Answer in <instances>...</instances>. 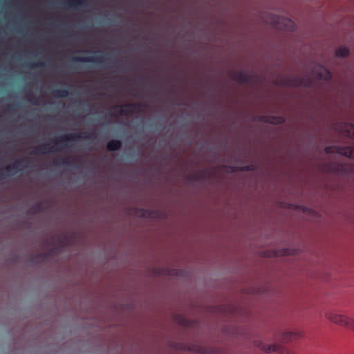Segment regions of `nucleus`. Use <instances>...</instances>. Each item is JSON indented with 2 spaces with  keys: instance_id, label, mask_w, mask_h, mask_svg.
I'll use <instances>...</instances> for the list:
<instances>
[{
  "instance_id": "f257e3e1",
  "label": "nucleus",
  "mask_w": 354,
  "mask_h": 354,
  "mask_svg": "<svg viewBox=\"0 0 354 354\" xmlns=\"http://www.w3.org/2000/svg\"><path fill=\"white\" fill-rule=\"evenodd\" d=\"M91 133L87 132L70 133L59 136L57 138L52 139L51 142L55 145H51L49 143H44L36 146L31 151L32 154H46L51 151H59L62 148L66 145L65 142L75 141L78 139H90Z\"/></svg>"
},
{
  "instance_id": "f03ea898",
  "label": "nucleus",
  "mask_w": 354,
  "mask_h": 354,
  "mask_svg": "<svg viewBox=\"0 0 354 354\" xmlns=\"http://www.w3.org/2000/svg\"><path fill=\"white\" fill-rule=\"evenodd\" d=\"M263 21L274 26L275 28L286 31H293L296 27L295 22L290 19L268 14L263 17Z\"/></svg>"
},
{
  "instance_id": "7ed1b4c3",
  "label": "nucleus",
  "mask_w": 354,
  "mask_h": 354,
  "mask_svg": "<svg viewBox=\"0 0 354 354\" xmlns=\"http://www.w3.org/2000/svg\"><path fill=\"white\" fill-rule=\"evenodd\" d=\"M144 105L141 103H130L122 105H115L111 108L110 115L118 117V115L128 116L133 113H140L142 111Z\"/></svg>"
},
{
  "instance_id": "20e7f679",
  "label": "nucleus",
  "mask_w": 354,
  "mask_h": 354,
  "mask_svg": "<svg viewBox=\"0 0 354 354\" xmlns=\"http://www.w3.org/2000/svg\"><path fill=\"white\" fill-rule=\"evenodd\" d=\"M326 317L332 323L354 331V319L335 310L326 313Z\"/></svg>"
},
{
  "instance_id": "39448f33",
  "label": "nucleus",
  "mask_w": 354,
  "mask_h": 354,
  "mask_svg": "<svg viewBox=\"0 0 354 354\" xmlns=\"http://www.w3.org/2000/svg\"><path fill=\"white\" fill-rule=\"evenodd\" d=\"M324 151L326 153H337L354 159V147L328 146Z\"/></svg>"
},
{
  "instance_id": "423d86ee",
  "label": "nucleus",
  "mask_w": 354,
  "mask_h": 354,
  "mask_svg": "<svg viewBox=\"0 0 354 354\" xmlns=\"http://www.w3.org/2000/svg\"><path fill=\"white\" fill-rule=\"evenodd\" d=\"M333 129L346 137L354 138V125L351 123L337 122L333 124Z\"/></svg>"
},
{
  "instance_id": "0eeeda50",
  "label": "nucleus",
  "mask_w": 354,
  "mask_h": 354,
  "mask_svg": "<svg viewBox=\"0 0 354 354\" xmlns=\"http://www.w3.org/2000/svg\"><path fill=\"white\" fill-rule=\"evenodd\" d=\"M313 76L317 80H329L332 77L330 72L324 66L317 64L312 71Z\"/></svg>"
},
{
  "instance_id": "6e6552de",
  "label": "nucleus",
  "mask_w": 354,
  "mask_h": 354,
  "mask_svg": "<svg viewBox=\"0 0 354 354\" xmlns=\"http://www.w3.org/2000/svg\"><path fill=\"white\" fill-rule=\"evenodd\" d=\"M282 84L288 87H306L308 86V82H305L299 77H292L284 79Z\"/></svg>"
},
{
  "instance_id": "1a4fd4ad",
  "label": "nucleus",
  "mask_w": 354,
  "mask_h": 354,
  "mask_svg": "<svg viewBox=\"0 0 354 354\" xmlns=\"http://www.w3.org/2000/svg\"><path fill=\"white\" fill-rule=\"evenodd\" d=\"M232 79L239 83L250 84L253 81V77L250 74L245 72L234 73L232 75Z\"/></svg>"
},
{
  "instance_id": "9d476101",
  "label": "nucleus",
  "mask_w": 354,
  "mask_h": 354,
  "mask_svg": "<svg viewBox=\"0 0 354 354\" xmlns=\"http://www.w3.org/2000/svg\"><path fill=\"white\" fill-rule=\"evenodd\" d=\"M212 175V170L208 168L202 169L194 171L192 174V178L198 180H205L210 178Z\"/></svg>"
},
{
  "instance_id": "9b49d317",
  "label": "nucleus",
  "mask_w": 354,
  "mask_h": 354,
  "mask_svg": "<svg viewBox=\"0 0 354 354\" xmlns=\"http://www.w3.org/2000/svg\"><path fill=\"white\" fill-rule=\"evenodd\" d=\"M258 120L273 124H280L284 122L285 120L281 116L261 115L258 117Z\"/></svg>"
},
{
  "instance_id": "f8f14e48",
  "label": "nucleus",
  "mask_w": 354,
  "mask_h": 354,
  "mask_svg": "<svg viewBox=\"0 0 354 354\" xmlns=\"http://www.w3.org/2000/svg\"><path fill=\"white\" fill-rule=\"evenodd\" d=\"M22 162H23V160L18 159L14 163L8 165L5 167L6 171L9 175H13V174H16L18 171L21 169V168H22Z\"/></svg>"
},
{
  "instance_id": "ddd939ff",
  "label": "nucleus",
  "mask_w": 354,
  "mask_h": 354,
  "mask_svg": "<svg viewBox=\"0 0 354 354\" xmlns=\"http://www.w3.org/2000/svg\"><path fill=\"white\" fill-rule=\"evenodd\" d=\"M73 60L81 63H99L100 62V57L95 56L73 57Z\"/></svg>"
},
{
  "instance_id": "4468645a",
  "label": "nucleus",
  "mask_w": 354,
  "mask_h": 354,
  "mask_svg": "<svg viewBox=\"0 0 354 354\" xmlns=\"http://www.w3.org/2000/svg\"><path fill=\"white\" fill-rule=\"evenodd\" d=\"M175 322L180 326L185 327H191L193 325V322L187 319L184 316L181 315H177L174 317Z\"/></svg>"
},
{
  "instance_id": "2eb2a0df",
  "label": "nucleus",
  "mask_w": 354,
  "mask_h": 354,
  "mask_svg": "<svg viewBox=\"0 0 354 354\" xmlns=\"http://www.w3.org/2000/svg\"><path fill=\"white\" fill-rule=\"evenodd\" d=\"M122 142L119 140H111L108 142L106 147L109 151H113L120 149Z\"/></svg>"
},
{
  "instance_id": "dca6fc26",
  "label": "nucleus",
  "mask_w": 354,
  "mask_h": 354,
  "mask_svg": "<svg viewBox=\"0 0 354 354\" xmlns=\"http://www.w3.org/2000/svg\"><path fill=\"white\" fill-rule=\"evenodd\" d=\"M86 1L84 0H66L65 5L70 8H77L81 6L85 5Z\"/></svg>"
},
{
  "instance_id": "f3484780",
  "label": "nucleus",
  "mask_w": 354,
  "mask_h": 354,
  "mask_svg": "<svg viewBox=\"0 0 354 354\" xmlns=\"http://www.w3.org/2000/svg\"><path fill=\"white\" fill-rule=\"evenodd\" d=\"M297 334L293 332H286L282 334L281 340L283 342L293 341L297 339Z\"/></svg>"
},
{
  "instance_id": "a211bd4d",
  "label": "nucleus",
  "mask_w": 354,
  "mask_h": 354,
  "mask_svg": "<svg viewBox=\"0 0 354 354\" xmlns=\"http://www.w3.org/2000/svg\"><path fill=\"white\" fill-rule=\"evenodd\" d=\"M69 95V91L66 89H55L53 91V95L55 97L63 98Z\"/></svg>"
},
{
  "instance_id": "6ab92c4d",
  "label": "nucleus",
  "mask_w": 354,
  "mask_h": 354,
  "mask_svg": "<svg viewBox=\"0 0 354 354\" xmlns=\"http://www.w3.org/2000/svg\"><path fill=\"white\" fill-rule=\"evenodd\" d=\"M349 54V50L344 46L338 48L335 51V55L337 57H346Z\"/></svg>"
},
{
  "instance_id": "aec40b11",
  "label": "nucleus",
  "mask_w": 354,
  "mask_h": 354,
  "mask_svg": "<svg viewBox=\"0 0 354 354\" xmlns=\"http://www.w3.org/2000/svg\"><path fill=\"white\" fill-rule=\"evenodd\" d=\"M26 99L33 105H37L39 102L38 97L34 95L32 92H28L26 94Z\"/></svg>"
},
{
  "instance_id": "412c9836",
  "label": "nucleus",
  "mask_w": 354,
  "mask_h": 354,
  "mask_svg": "<svg viewBox=\"0 0 354 354\" xmlns=\"http://www.w3.org/2000/svg\"><path fill=\"white\" fill-rule=\"evenodd\" d=\"M342 166L340 164L335 162H329L327 165L328 169L330 171H341L342 169Z\"/></svg>"
},
{
  "instance_id": "4be33fe9",
  "label": "nucleus",
  "mask_w": 354,
  "mask_h": 354,
  "mask_svg": "<svg viewBox=\"0 0 354 354\" xmlns=\"http://www.w3.org/2000/svg\"><path fill=\"white\" fill-rule=\"evenodd\" d=\"M27 65L29 68L34 69L36 68L44 67L46 66V64L44 62L38 61V62H30Z\"/></svg>"
},
{
  "instance_id": "5701e85b",
  "label": "nucleus",
  "mask_w": 354,
  "mask_h": 354,
  "mask_svg": "<svg viewBox=\"0 0 354 354\" xmlns=\"http://www.w3.org/2000/svg\"><path fill=\"white\" fill-rule=\"evenodd\" d=\"M140 212L141 216H144V217H146V216L155 217V216H156V212L155 211L142 209L140 210Z\"/></svg>"
},
{
  "instance_id": "b1692460",
  "label": "nucleus",
  "mask_w": 354,
  "mask_h": 354,
  "mask_svg": "<svg viewBox=\"0 0 354 354\" xmlns=\"http://www.w3.org/2000/svg\"><path fill=\"white\" fill-rule=\"evenodd\" d=\"M55 165H70L71 164V158L69 157L64 158L61 162H57L56 160L54 161Z\"/></svg>"
},
{
  "instance_id": "393cba45",
  "label": "nucleus",
  "mask_w": 354,
  "mask_h": 354,
  "mask_svg": "<svg viewBox=\"0 0 354 354\" xmlns=\"http://www.w3.org/2000/svg\"><path fill=\"white\" fill-rule=\"evenodd\" d=\"M252 166L250 165V166H245V167H240L238 170H240V171H250V170H252Z\"/></svg>"
},
{
  "instance_id": "a878e982",
  "label": "nucleus",
  "mask_w": 354,
  "mask_h": 354,
  "mask_svg": "<svg viewBox=\"0 0 354 354\" xmlns=\"http://www.w3.org/2000/svg\"><path fill=\"white\" fill-rule=\"evenodd\" d=\"M4 177V173L2 169H0V179L3 178Z\"/></svg>"
},
{
  "instance_id": "bb28decb",
  "label": "nucleus",
  "mask_w": 354,
  "mask_h": 354,
  "mask_svg": "<svg viewBox=\"0 0 354 354\" xmlns=\"http://www.w3.org/2000/svg\"><path fill=\"white\" fill-rule=\"evenodd\" d=\"M168 274H171V275H174V274H177V273H170V272H167Z\"/></svg>"
}]
</instances>
